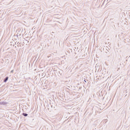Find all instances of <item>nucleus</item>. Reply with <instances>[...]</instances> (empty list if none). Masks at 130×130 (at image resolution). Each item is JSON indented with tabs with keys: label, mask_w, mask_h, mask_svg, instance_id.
Wrapping results in <instances>:
<instances>
[{
	"label": "nucleus",
	"mask_w": 130,
	"mask_h": 130,
	"mask_svg": "<svg viewBox=\"0 0 130 130\" xmlns=\"http://www.w3.org/2000/svg\"><path fill=\"white\" fill-rule=\"evenodd\" d=\"M7 103V102L5 101H2L0 102V104L5 105Z\"/></svg>",
	"instance_id": "obj_1"
},
{
	"label": "nucleus",
	"mask_w": 130,
	"mask_h": 130,
	"mask_svg": "<svg viewBox=\"0 0 130 130\" xmlns=\"http://www.w3.org/2000/svg\"><path fill=\"white\" fill-rule=\"evenodd\" d=\"M59 96L60 97L61 100L63 99V94H61V93H60Z\"/></svg>",
	"instance_id": "obj_2"
},
{
	"label": "nucleus",
	"mask_w": 130,
	"mask_h": 130,
	"mask_svg": "<svg viewBox=\"0 0 130 130\" xmlns=\"http://www.w3.org/2000/svg\"><path fill=\"white\" fill-rule=\"evenodd\" d=\"M8 77L7 76L4 79L3 81L4 82H6L8 80Z\"/></svg>",
	"instance_id": "obj_3"
},
{
	"label": "nucleus",
	"mask_w": 130,
	"mask_h": 130,
	"mask_svg": "<svg viewBox=\"0 0 130 130\" xmlns=\"http://www.w3.org/2000/svg\"><path fill=\"white\" fill-rule=\"evenodd\" d=\"M22 115L24 116L25 117H26L28 115V114L27 113L24 112L22 113Z\"/></svg>",
	"instance_id": "obj_4"
},
{
	"label": "nucleus",
	"mask_w": 130,
	"mask_h": 130,
	"mask_svg": "<svg viewBox=\"0 0 130 130\" xmlns=\"http://www.w3.org/2000/svg\"><path fill=\"white\" fill-rule=\"evenodd\" d=\"M58 75L59 76H61V71H59L58 72Z\"/></svg>",
	"instance_id": "obj_5"
},
{
	"label": "nucleus",
	"mask_w": 130,
	"mask_h": 130,
	"mask_svg": "<svg viewBox=\"0 0 130 130\" xmlns=\"http://www.w3.org/2000/svg\"><path fill=\"white\" fill-rule=\"evenodd\" d=\"M84 81L85 82H86V81L85 80H84Z\"/></svg>",
	"instance_id": "obj_6"
},
{
	"label": "nucleus",
	"mask_w": 130,
	"mask_h": 130,
	"mask_svg": "<svg viewBox=\"0 0 130 130\" xmlns=\"http://www.w3.org/2000/svg\"><path fill=\"white\" fill-rule=\"evenodd\" d=\"M51 107L52 108L53 107V106L52 105H51Z\"/></svg>",
	"instance_id": "obj_7"
},
{
	"label": "nucleus",
	"mask_w": 130,
	"mask_h": 130,
	"mask_svg": "<svg viewBox=\"0 0 130 130\" xmlns=\"http://www.w3.org/2000/svg\"><path fill=\"white\" fill-rule=\"evenodd\" d=\"M13 72V70H12L11 71V72Z\"/></svg>",
	"instance_id": "obj_8"
},
{
	"label": "nucleus",
	"mask_w": 130,
	"mask_h": 130,
	"mask_svg": "<svg viewBox=\"0 0 130 130\" xmlns=\"http://www.w3.org/2000/svg\"><path fill=\"white\" fill-rule=\"evenodd\" d=\"M127 90H126L125 91H126V92H127V91H126Z\"/></svg>",
	"instance_id": "obj_9"
},
{
	"label": "nucleus",
	"mask_w": 130,
	"mask_h": 130,
	"mask_svg": "<svg viewBox=\"0 0 130 130\" xmlns=\"http://www.w3.org/2000/svg\"><path fill=\"white\" fill-rule=\"evenodd\" d=\"M17 36H18V35H17Z\"/></svg>",
	"instance_id": "obj_10"
},
{
	"label": "nucleus",
	"mask_w": 130,
	"mask_h": 130,
	"mask_svg": "<svg viewBox=\"0 0 130 130\" xmlns=\"http://www.w3.org/2000/svg\"><path fill=\"white\" fill-rule=\"evenodd\" d=\"M129 16H130V14Z\"/></svg>",
	"instance_id": "obj_11"
}]
</instances>
